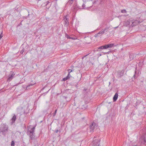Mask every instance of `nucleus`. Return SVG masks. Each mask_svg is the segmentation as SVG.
<instances>
[{
	"instance_id": "obj_10",
	"label": "nucleus",
	"mask_w": 146,
	"mask_h": 146,
	"mask_svg": "<svg viewBox=\"0 0 146 146\" xmlns=\"http://www.w3.org/2000/svg\"><path fill=\"white\" fill-rule=\"evenodd\" d=\"M16 115L15 114H14L13 116L11 119L12 123H14L15 122L16 119Z\"/></svg>"
},
{
	"instance_id": "obj_28",
	"label": "nucleus",
	"mask_w": 146,
	"mask_h": 146,
	"mask_svg": "<svg viewBox=\"0 0 146 146\" xmlns=\"http://www.w3.org/2000/svg\"><path fill=\"white\" fill-rule=\"evenodd\" d=\"M2 33V32L1 33L0 35V39L2 38L3 36Z\"/></svg>"
},
{
	"instance_id": "obj_1",
	"label": "nucleus",
	"mask_w": 146,
	"mask_h": 146,
	"mask_svg": "<svg viewBox=\"0 0 146 146\" xmlns=\"http://www.w3.org/2000/svg\"><path fill=\"white\" fill-rule=\"evenodd\" d=\"M35 126L33 127L32 128L29 127L27 131V134L29 135L31 139L32 140L35 138Z\"/></svg>"
},
{
	"instance_id": "obj_32",
	"label": "nucleus",
	"mask_w": 146,
	"mask_h": 146,
	"mask_svg": "<svg viewBox=\"0 0 146 146\" xmlns=\"http://www.w3.org/2000/svg\"><path fill=\"white\" fill-rule=\"evenodd\" d=\"M89 54H87L86 55L84 56H83V57H82V59H84V58L86 56H88V55Z\"/></svg>"
},
{
	"instance_id": "obj_5",
	"label": "nucleus",
	"mask_w": 146,
	"mask_h": 146,
	"mask_svg": "<svg viewBox=\"0 0 146 146\" xmlns=\"http://www.w3.org/2000/svg\"><path fill=\"white\" fill-rule=\"evenodd\" d=\"M15 74L12 71L11 72L10 75H9L8 78V80L9 81H11L13 78Z\"/></svg>"
},
{
	"instance_id": "obj_26",
	"label": "nucleus",
	"mask_w": 146,
	"mask_h": 146,
	"mask_svg": "<svg viewBox=\"0 0 146 146\" xmlns=\"http://www.w3.org/2000/svg\"><path fill=\"white\" fill-rule=\"evenodd\" d=\"M69 78L68 77H67V76L66 77L64 78H63V80L64 81H66V80H67Z\"/></svg>"
},
{
	"instance_id": "obj_21",
	"label": "nucleus",
	"mask_w": 146,
	"mask_h": 146,
	"mask_svg": "<svg viewBox=\"0 0 146 146\" xmlns=\"http://www.w3.org/2000/svg\"><path fill=\"white\" fill-rule=\"evenodd\" d=\"M107 46H108L107 44L105 45L104 46H103L104 49H106L107 48H108Z\"/></svg>"
},
{
	"instance_id": "obj_15",
	"label": "nucleus",
	"mask_w": 146,
	"mask_h": 146,
	"mask_svg": "<svg viewBox=\"0 0 146 146\" xmlns=\"http://www.w3.org/2000/svg\"><path fill=\"white\" fill-rule=\"evenodd\" d=\"M20 110H21V114H25V111L23 107H22Z\"/></svg>"
},
{
	"instance_id": "obj_6",
	"label": "nucleus",
	"mask_w": 146,
	"mask_h": 146,
	"mask_svg": "<svg viewBox=\"0 0 146 146\" xmlns=\"http://www.w3.org/2000/svg\"><path fill=\"white\" fill-rule=\"evenodd\" d=\"M129 27H133L136 25L135 22L133 21L129 20Z\"/></svg>"
},
{
	"instance_id": "obj_8",
	"label": "nucleus",
	"mask_w": 146,
	"mask_h": 146,
	"mask_svg": "<svg viewBox=\"0 0 146 146\" xmlns=\"http://www.w3.org/2000/svg\"><path fill=\"white\" fill-rule=\"evenodd\" d=\"M72 8L74 9H79V7L77 5V4L75 3L74 4L72 7Z\"/></svg>"
},
{
	"instance_id": "obj_17",
	"label": "nucleus",
	"mask_w": 146,
	"mask_h": 146,
	"mask_svg": "<svg viewBox=\"0 0 146 146\" xmlns=\"http://www.w3.org/2000/svg\"><path fill=\"white\" fill-rule=\"evenodd\" d=\"M130 146H139L136 143H131L130 145Z\"/></svg>"
},
{
	"instance_id": "obj_2",
	"label": "nucleus",
	"mask_w": 146,
	"mask_h": 146,
	"mask_svg": "<svg viewBox=\"0 0 146 146\" xmlns=\"http://www.w3.org/2000/svg\"><path fill=\"white\" fill-rule=\"evenodd\" d=\"M8 129V126L5 123L2 124L0 127V132L2 133L3 135H5Z\"/></svg>"
},
{
	"instance_id": "obj_35",
	"label": "nucleus",
	"mask_w": 146,
	"mask_h": 146,
	"mask_svg": "<svg viewBox=\"0 0 146 146\" xmlns=\"http://www.w3.org/2000/svg\"><path fill=\"white\" fill-rule=\"evenodd\" d=\"M58 131V130H56V131H55V132L56 133H57Z\"/></svg>"
},
{
	"instance_id": "obj_39",
	"label": "nucleus",
	"mask_w": 146,
	"mask_h": 146,
	"mask_svg": "<svg viewBox=\"0 0 146 146\" xmlns=\"http://www.w3.org/2000/svg\"><path fill=\"white\" fill-rule=\"evenodd\" d=\"M39 1H41V0H38Z\"/></svg>"
},
{
	"instance_id": "obj_31",
	"label": "nucleus",
	"mask_w": 146,
	"mask_h": 146,
	"mask_svg": "<svg viewBox=\"0 0 146 146\" xmlns=\"http://www.w3.org/2000/svg\"><path fill=\"white\" fill-rule=\"evenodd\" d=\"M24 49H23V50H21L20 52V53L21 54H23V52L24 51Z\"/></svg>"
},
{
	"instance_id": "obj_25",
	"label": "nucleus",
	"mask_w": 146,
	"mask_h": 146,
	"mask_svg": "<svg viewBox=\"0 0 146 146\" xmlns=\"http://www.w3.org/2000/svg\"><path fill=\"white\" fill-rule=\"evenodd\" d=\"M82 7V9H86L85 5L84 4H83Z\"/></svg>"
},
{
	"instance_id": "obj_18",
	"label": "nucleus",
	"mask_w": 146,
	"mask_h": 146,
	"mask_svg": "<svg viewBox=\"0 0 146 146\" xmlns=\"http://www.w3.org/2000/svg\"><path fill=\"white\" fill-rule=\"evenodd\" d=\"M73 0H69L68 2V3L70 5L72 4L73 3Z\"/></svg>"
},
{
	"instance_id": "obj_9",
	"label": "nucleus",
	"mask_w": 146,
	"mask_h": 146,
	"mask_svg": "<svg viewBox=\"0 0 146 146\" xmlns=\"http://www.w3.org/2000/svg\"><path fill=\"white\" fill-rule=\"evenodd\" d=\"M118 97V93H116L115 94L113 97V101L114 102H115V101H116V100H117V99Z\"/></svg>"
},
{
	"instance_id": "obj_22",
	"label": "nucleus",
	"mask_w": 146,
	"mask_h": 146,
	"mask_svg": "<svg viewBox=\"0 0 146 146\" xmlns=\"http://www.w3.org/2000/svg\"><path fill=\"white\" fill-rule=\"evenodd\" d=\"M15 143L13 141H12L11 143V146H14Z\"/></svg>"
},
{
	"instance_id": "obj_16",
	"label": "nucleus",
	"mask_w": 146,
	"mask_h": 146,
	"mask_svg": "<svg viewBox=\"0 0 146 146\" xmlns=\"http://www.w3.org/2000/svg\"><path fill=\"white\" fill-rule=\"evenodd\" d=\"M134 55L133 54H130V55H129L130 58L131 60H132V59H133V58H134Z\"/></svg>"
},
{
	"instance_id": "obj_12",
	"label": "nucleus",
	"mask_w": 146,
	"mask_h": 146,
	"mask_svg": "<svg viewBox=\"0 0 146 146\" xmlns=\"http://www.w3.org/2000/svg\"><path fill=\"white\" fill-rule=\"evenodd\" d=\"M114 44H107L108 48H111L114 46Z\"/></svg>"
},
{
	"instance_id": "obj_38",
	"label": "nucleus",
	"mask_w": 146,
	"mask_h": 146,
	"mask_svg": "<svg viewBox=\"0 0 146 146\" xmlns=\"http://www.w3.org/2000/svg\"><path fill=\"white\" fill-rule=\"evenodd\" d=\"M135 75H134L133 76L135 77Z\"/></svg>"
},
{
	"instance_id": "obj_24",
	"label": "nucleus",
	"mask_w": 146,
	"mask_h": 146,
	"mask_svg": "<svg viewBox=\"0 0 146 146\" xmlns=\"http://www.w3.org/2000/svg\"><path fill=\"white\" fill-rule=\"evenodd\" d=\"M126 10L125 9H123L121 10V12L122 13H126Z\"/></svg>"
},
{
	"instance_id": "obj_30",
	"label": "nucleus",
	"mask_w": 146,
	"mask_h": 146,
	"mask_svg": "<svg viewBox=\"0 0 146 146\" xmlns=\"http://www.w3.org/2000/svg\"><path fill=\"white\" fill-rule=\"evenodd\" d=\"M67 76L69 78L71 76L70 75V73H68V74Z\"/></svg>"
},
{
	"instance_id": "obj_27",
	"label": "nucleus",
	"mask_w": 146,
	"mask_h": 146,
	"mask_svg": "<svg viewBox=\"0 0 146 146\" xmlns=\"http://www.w3.org/2000/svg\"><path fill=\"white\" fill-rule=\"evenodd\" d=\"M98 49H104L103 46H102L99 47L98 48Z\"/></svg>"
},
{
	"instance_id": "obj_3",
	"label": "nucleus",
	"mask_w": 146,
	"mask_h": 146,
	"mask_svg": "<svg viewBox=\"0 0 146 146\" xmlns=\"http://www.w3.org/2000/svg\"><path fill=\"white\" fill-rule=\"evenodd\" d=\"M109 29V27H107L102 29L97 34H96L94 35V37H97L98 36H101L102 35L107 33Z\"/></svg>"
},
{
	"instance_id": "obj_20",
	"label": "nucleus",
	"mask_w": 146,
	"mask_h": 146,
	"mask_svg": "<svg viewBox=\"0 0 146 146\" xmlns=\"http://www.w3.org/2000/svg\"><path fill=\"white\" fill-rule=\"evenodd\" d=\"M65 37L68 39H70L71 38V37L68 34H67L66 33Z\"/></svg>"
},
{
	"instance_id": "obj_36",
	"label": "nucleus",
	"mask_w": 146,
	"mask_h": 146,
	"mask_svg": "<svg viewBox=\"0 0 146 146\" xmlns=\"http://www.w3.org/2000/svg\"><path fill=\"white\" fill-rule=\"evenodd\" d=\"M73 67V66H71V67H70V68H72V67Z\"/></svg>"
},
{
	"instance_id": "obj_34",
	"label": "nucleus",
	"mask_w": 146,
	"mask_h": 146,
	"mask_svg": "<svg viewBox=\"0 0 146 146\" xmlns=\"http://www.w3.org/2000/svg\"><path fill=\"white\" fill-rule=\"evenodd\" d=\"M118 27V26H117L116 27H115L114 28L115 29H116V28H117Z\"/></svg>"
},
{
	"instance_id": "obj_33",
	"label": "nucleus",
	"mask_w": 146,
	"mask_h": 146,
	"mask_svg": "<svg viewBox=\"0 0 146 146\" xmlns=\"http://www.w3.org/2000/svg\"><path fill=\"white\" fill-rule=\"evenodd\" d=\"M70 39H73V40H75V39H76V38H73V37H71V38Z\"/></svg>"
},
{
	"instance_id": "obj_14",
	"label": "nucleus",
	"mask_w": 146,
	"mask_h": 146,
	"mask_svg": "<svg viewBox=\"0 0 146 146\" xmlns=\"http://www.w3.org/2000/svg\"><path fill=\"white\" fill-rule=\"evenodd\" d=\"M35 84V83H34L33 84H30L27 85L26 87V89L27 90L29 88V87H30L31 86H33L34 84Z\"/></svg>"
},
{
	"instance_id": "obj_23",
	"label": "nucleus",
	"mask_w": 146,
	"mask_h": 146,
	"mask_svg": "<svg viewBox=\"0 0 146 146\" xmlns=\"http://www.w3.org/2000/svg\"><path fill=\"white\" fill-rule=\"evenodd\" d=\"M68 73H70L71 72H72L74 70H73V69L71 70L70 69H68Z\"/></svg>"
},
{
	"instance_id": "obj_11",
	"label": "nucleus",
	"mask_w": 146,
	"mask_h": 146,
	"mask_svg": "<svg viewBox=\"0 0 146 146\" xmlns=\"http://www.w3.org/2000/svg\"><path fill=\"white\" fill-rule=\"evenodd\" d=\"M124 25L126 27L129 26V21H125L123 23Z\"/></svg>"
},
{
	"instance_id": "obj_29",
	"label": "nucleus",
	"mask_w": 146,
	"mask_h": 146,
	"mask_svg": "<svg viewBox=\"0 0 146 146\" xmlns=\"http://www.w3.org/2000/svg\"><path fill=\"white\" fill-rule=\"evenodd\" d=\"M57 110H56L55 111V112H54V115H53V116H55L56 114V112H57Z\"/></svg>"
},
{
	"instance_id": "obj_19",
	"label": "nucleus",
	"mask_w": 146,
	"mask_h": 146,
	"mask_svg": "<svg viewBox=\"0 0 146 146\" xmlns=\"http://www.w3.org/2000/svg\"><path fill=\"white\" fill-rule=\"evenodd\" d=\"M98 1V0H91V1L93 4H95Z\"/></svg>"
},
{
	"instance_id": "obj_37",
	"label": "nucleus",
	"mask_w": 146,
	"mask_h": 146,
	"mask_svg": "<svg viewBox=\"0 0 146 146\" xmlns=\"http://www.w3.org/2000/svg\"><path fill=\"white\" fill-rule=\"evenodd\" d=\"M109 85H110V82H109Z\"/></svg>"
},
{
	"instance_id": "obj_13",
	"label": "nucleus",
	"mask_w": 146,
	"mask_h": 146,
	"mask_svg": "<svg viewBox=\"0 0 146 146\" xmlns=\"http://www.w3.org/2000/svg\"><path fill=\"white\" fill-rule=\"evenodd\" d=\"M64 20L65 22V24L68 25L69 23L68 19L65 17L64 18Z\"/></svg>"
},
{
	"instance_id": "obj_7",
	"label": "nucleus",
	"mask_w": 146,
	"mask_h": 146,
	"mask_svg": "<svg viewBox=\"0 0 146 146\" xmlns=\"http://www.w3.org/2000/svg\"><path fill=\"white\" fill-rule=\"evenodd\" d=\"M99 141L98 140H94L93 141L92 146H99Z\"/></svg>"
},
{
	"instance_id": "obj_4",
	"label": "nucleus",
	"mask_w": 146,
	"mask_h": 146,
	"mask_svg": "<svg viewBox=\"0 0 146 146\" xmlns=\"http://www.w3.org/2000/svg\"><path fill=\"white\" fill-rule=\"evenodd\" d=\"M97 127L96 123H93L90 126V131L91 133H92L94 131V130Z\"/></svg>"
}]
</instances>
